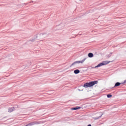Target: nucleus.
<instances>
[{
    "label": "nucleus",
    "instance_id": "7",
    "mask_svg": "<svg viewBox=\"0 0 126 126\" xmlns=\"http://www.w3.org/2000/svg\"><path fill=\"white\" fill-rule=\"evenodd\" d=\"M120 85H121L120 83L117 82L115 84L114 87H116L117 86H120Z\"/></svg>",
    "mask_w": 126,
    "mask_h": 126
},
{
    "label": "nucleus",
    "instance_id": "4",
    "mask_svg": "<svg viewBox=\"0 0 126 126\" xmlns=\"http://www.w3.org/2000/svg\"><path fill=\"white\" fill-rule=\"evenodd\" d=\"M14 111V107H12L8 109L9 113H11V112H13Z\"/></svg>",
    "mask_w": 126,
    "mask_h": 126
},
{
    "label": "nucleus",
    "instance_id": "8",
    "mask_svg": "<svg viewBox=\"0 0 126 126\" xmlns=\"http://www.w3.org/2000/svg\"><path fill=\"white\" fill-rule=\"evenodd\" d=\"M78 109H80V108L79 107H75V108H72V110H78Z\"/></svg>",
    "mask_w": 126,
    "mask_h": 126
},
{
    "label": "nucleus",
    "instance_id": "3",
    "mask_svg": "<svg viewBox=\"0 0 126 126\" xmlns=\"http://www.w3.org/2000/svg\"><path fill=\"white\" fill-rule=\"evenodd\" d=\"M86 60V58H85L81 61H76V62H74V63H73L72 64L71 66L75 65L76 64V63H84V62H85Z\"/></svg>",
    "mask_w": 126,
    "mask_h": 126
},
{
    "label": "nucleus",
    "instance_id": "1",
    "mask_svg": "<svg viewBox=\"0 0 126 126\" xmlns=\"http://www.w3.org/2000/svg\"><path fill=\"white\" fill-rule=\"evenodd\" d=\"M98 81L91 82L90 83H87L84 85V87L87 88L88 87H92L95 84H97Z\"/></svg>",
    "mask_w": 126,
    "mask_h": 126
},
{
    "label": "nucleus",
    "instance_id": "11",
    "mask_svg": "<svg viewBox=\"0 0 126 126\" xmlns=\"http://www.w3.org/2000/svg\"><path fill=\"white\" fill-rule=\"evenodd\" d=\"M80 1H82V0H79Z\"/></svg>",
    "mask_w": 126,
    "mask_h": 126
},
{
    "label": "nucleus",
    "instance_id": "9",
    "mask_svg": "<svg viewBox=\"0 0 126 126\" xmlns=\"http://www.w3.org/2000/svg\"><path fill=\"white\" fill-rule=\"evenodd\" d=\"M107 98H111L112 97V94H107Z\"/></svg>",
    "mask_w": 126,
    "mask_h": 126
},
{
    "label": "nucleus",
    "instance_id": "10",
    "mask_svg": "<svg viewBox=\"0 0 126 126\" xmlns=\"http://www.w3.org/2000/svg\"><path fill=\"white\" fill-rule=\"evenodd\" d=\"M39 36H40V37L44 36V33H40Z\"/></svg>",
    "mask_w": 126,
    "mask_h": 126
},
{
    "label": "nucleus",
    "instance_id": "5",
    "mask_svg": "<svg viewBox=\"0 0 126 126\" xmlns=\"http://www.w3.org/2000/svg\"><path fill=\"white\" fill-rule=\"evenodd\" d=\"M74 72L75 74H78V73H79V72H80V71L78 69H76L74 71Z\"/></svg>",
    "mask_w": 126,
    "mask_h": 126
},
{
    "label": "nucleus",
    "instance_id": "2",
    "mask_svg": "<svg viewBox=\"0 0 126 126\" xmlns=\"http://www.w3.org/2000/svg\"><path fill=\"white\" fill-rule=\"evenodd\" d=\"M111 63L110 61H103L101 63L95 66L94 68H96L97 67H100V66H102V65H106V64H108V63Z\"/></svg>",
    "mask_w": 126,
    "mask_h": 126
},
{
    "label": "nucleus",
    "instance_id": "6",
    "mask_svg": "<svg viewBox=\"0 0 126 126\" xmlns=\"http://www.w3.org/2000/svg\"><path fill=\"white\" fill-rule=\"evenodd\" d=\"M93 56H94V55L92 53H90L88 54L89 58H93Z\"/></svg>",
    "mask_w": 126,
    "mask_h": 126
}]
</instances>
